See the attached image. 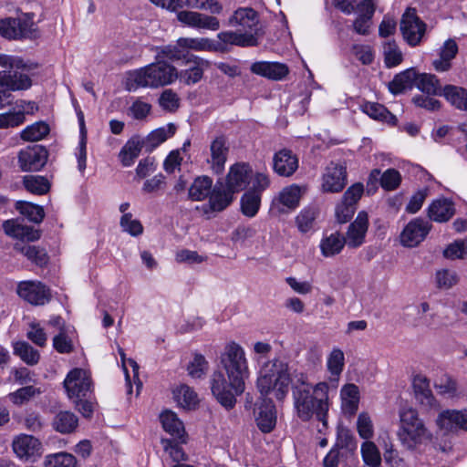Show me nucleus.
I'll return each mask as SVG.
<instances>
[{"label": "nucleus", "mask_w": 467, "mask_h": 467, "mask_svg": "<svg viewBox=\"0 0 467 467\" xmlns=\"http://www.w3.org/2000/svg\"><path fill=\"white\" fill-rule=\"evenodd\" d=\"M120 226L124 232L129 233L132 236H139L143 233L141 223L132 218L131 213H125L120 218Z\"/></svg>", "instance_id": "61"}, {"label": "nucleus", "mask_w": 467, "mask_h": 467, "mask_svg": "<svg viewBox=\"0 0 467 467\" xmlns=\"http://www.w3.org/2000/svg\"><path fill=\"white\" fill-rule=\"evenodd\" d=\"M178 45L184 49L188 48L198 51H218L223 49L220 43H216L207 37H182L178 39Z\"/></svg>", "instance_id": "37"}, {"label": "nucleus", "mask_w": 467, "mask_h": 467, "mask_svg": "<svg viewBox=\"0 0 467 467\" xmlns=\"http://www.w3.org/2000/svg\"><path fill=\"white\" fill-rule=\"evenodd\" d=\"M18 296L34 306H43L51 299L50 290L41 282L22 281L17 285Z\"/></svg>", "instance_id": "11"}, {"label": "nucleus", "mask_w": 467, "mask_h": 467, "mask_svg": "<svg viewBox=\"0 0 467 467\" xmlns=\"http://www.w3.org/2000/svg\"><path fill=\"white\" fill-rule=\"evenodd\" d=\"M12 447L16 455L23 461L34 462L42 454V444L39 440L27 434L16 436Z\"/></svg>", "instance_id": "14"}, {"label": "nucleus", "mask_w": 467, "mask_h": 467, "mask_svg": "<svg viewBox=\"0 0 467 467\" xmlns=\"http://www.w3.org/2000/svg\"><path fill=\"white\" fill-rule=\"evenodd\" d=\"M252 73L271 80H282L289 73L288 67L284 63L256 61L250 67Z\"/></svg>", "instance_id": "22"}, {"label": "nucleus", "mask_w": 467, "mask_h": 467, "mask_svg": "<svg viewBox=\"0 0 467 467\" xmlns=\"http://www.w3.org/2000/svg\"><path fill=\"white\" fill-rule=\"evenodd\" d=\"M423 94L429 96H441L443 88L440 79L433 74L420 73L417 71L416 86Z\"/></svg>", "instance_id": "34"}, {"label": "nucleus", "mask_w": 467, "mask_h": 467, "mask_svg": "<svg viewBox=\"0 0 467 467\" xmlns=\"http://www.w3.org/2000/svg\"><path fill=\"white\" fill-rule=\"evenodd\" d=\"M40 393L41 390L39 389H36L34 386H26L18 389L13 393H10L9 398L14 404L20 406Z\"/></svg>", "instance_id": "56"}, {"label": "nucleus", "mask_w": 467, "mask_h": 467, "mask_svg": "<svg viewBox=\"0 0 467 467\" xmlns=\"http://www.w3.org/2000/svg\"><path fill=\"white\" fill-rule=\"evenodd\" d=\"M222 371H214L211 379V390L217 401L226 410L236 403V396L244 391V381L249 377L248 362L244 349L237 343L227 344L221 354Z\"/></svg>", "instance_id": "1"}, {"label": "nucleus", "mask_w": 467, "mask_h": 467, "mask_svg": "<svg viewBox=\"0 0 467 467\" xmlns=\"http://www.w3.org/2000/svg\"><path fill=\"white\" fill-rule=\"evenodd\" d=\"M160 419L163 429L170 434L181 437L184 432L183 424L174 412L166 410L161 414Z\"/></svg>", "instance_id": "45"}, {"label": "nucleus", "mask_w": 467, "mask_h": 467, "mask_svg": "<svg viewBox=\"0 0 467 467\" xmlns=\"http://www.w3.org/2000/svg\"><path fill=\"white\" fill-rule=\"evenodd\" d=\"M143 148V143L139 138L130 139L119 152L121 163L125 167L130 166L134 162L135 159L138 158Z\"/></svg>", "instance_id": "40"}, {"label": "nucleus", "mask_w": 467, "mask_h": 467, "mask_svg": "<svg viewBox=\"0 0 467 467\" xmlns=\"http://www.w3.org/2000/svg\"><path fill=\"white\" fill-rule=\"evenodd\" d=\"M202 63L203 61L202 59L195 58L193 60L194 65L192 67H190L188 69L181 72V79L187 85L195 84L200 81L203 75V69L201 66Z\"/></svg>", "instance_id": "55"}, {"label": "nucleus", "mask_w": 467, "mask_h": 467, "mask_svg": "<svg viewBox=\"0 0 467 467\" xmlns=\"http://www.w3.org/2000/svg\"><path fill=\"white\" fill-rule=\"evenodd\" d=\"M436 422L440 429L447 431L458 429L467 431V409L444 410L439 414Z\"/></svg>", "instance_id": "23"}, {"label": "nucleus", "mask_w": 467, "mask_h": 467, "mask_svg": "<svg viewBox=\"0 0 467 467\" xmlns=\"http://www.w3.org/2000/svg\"><path fill=\"white\" fill-rule=\"evenodd\" d=\"M291 381L287 363L280 358H274L262 367L257 389L262 396H267L274 391L275 398L282 400L289 391Z\"/></svg>", "instance_id": "4"}, {"label": "nucleus", "mask_w": 467, "mask_h": 467, "mask_svg": "<svg viewBox=\"0 0 467 467\" xmlns=\"http://www.w3.org/2000/svg\"><path fill=\"white\" fill-rule=\"evenodd\" d=\"M49 133V127L43 121L36 122L26 127L21 132V138L26 141H37Z\"/></svg>", "instance_id": "53"}, {"label": "nucleus", "mask_w": 467, "mask_h": 467, "mask_svg": "<svg viewBox=\"0 0 467 467\" xmlns=\"http://www.w3.org/2000/svg\"><path fill=\"white\" fill-rule=\"evenodd\" d=\"M14 249L38 266L42 267L44 265H47L48 263L49 258L47 253L46 249L42 247L22 243H16L14 246Z\"/></svg>", "instance_id": "33"}, {"label": "nucleus", "mask_w": 467, "mask_h": 467, "mask_svg": "<svg viewBox=\"0 0 467 467\" xmlns=\"http://www.w3.org/2000/svg\"><path fill=\"white\" fill-rule=\"evenodd\" d=\"M329 384L321 381L310 386L307 377L300 373L292 386L294 407L297 417L303 421H308L315 415L324 427H327V413L329 410Z\"/></svg>", "instance_id": "2"}, {"label": "nucleus", "mask_w": 467, "mask_h": 467, "mask_svg": "<svg viewBox=\"0 0 467 467\" xmlns=\"http://www.w3.org/2000/svg\"><path fill=\"white\" fill-rule=\"evenodd\" d=\"M459 282V276L455 271L442 269L436 273L437 286L441 289H449Z\"/></svg>", "instance_id": "58"}, {"label": "nucleus", "mask_w": 467, "mask_h": 467, "mask_svg": "<svg viewBox=\"0 0 467 467\" xmlns=\"http://www.w3.org/2000/svg\"><path fill=\"white\" fill-rule=\"evenodd\" d=\"M45 467H76L77 460L74 455L67 452H58L46 456Z\"/></svg>", "instance_id": "52"}, {"label": "nucleus", "mask_w": 467, "mask_h": 467, "mask_svg": "<svg viewBox=\"0 0 467 467\" xmlns=\"http://www.w3.org/2000/svg\"><path fill=\"white\" fill-rule=\"evenodd\" d=\"M78 426L77 416L70 411H60L54 420L55 429L61 433H69Z\"/></svg>", "instance_id": "48"}, {"label": "nucleus", "mask_w": 467, "mask_h": 467, "mask_svg": "<svg viewBox=\"0 0 467 467\" xmlns=\"http://www.w3.org/2000/svg\"><path fill=\"white\" fill-rule=\"evenodd\" d=\"M173 394L178 404L184 409H194L199 402L195 391L187 385H182Z\"/></svg>", "instance_id": "42"}, {"label": "nucleus", "mask_w": 467, "mask_h": 467, "mask_svg": "<svg viewBox=\"0 0 467 467\" xmlns=\"http://www.w3.org/2000/svg\"><path fill=\"white\" fill-rule=\"evenodd\" d=\"M208 362L201 354H195L187 367L188 374L193 379H201L208 370Z\"/></svg>", "instance_id": "57"}, {"label": "nucleus", "mask_w": 467, "mask_h": 467, "mask_svg": "<svg viewBox=\"0 0 467 467\" xmlns=\"http://www.w3.org/2000/svg\"><path fill=\"white\" fill-rule=\"evenodd\" d=\"M176 129L177 128L173 123H169L165 127L154 130L145 139L140 140V141L143 143L146 151L150 152L168 138L173 136Z\"/></svg>", "instance_id": "32"}, {"label": "nucleus", "mask_w": 467, "mask_h": 467, "mask_svg": "<svg viewBox=\"0 0 467 467\" xmlns=\"http://www.w3.org/2000/svg\"><path fill=\"white\" fill-rule=\"evenodd\" d=\"M384 63L387 67L399 66L403 60V55L395 41H386L383 44Z\"/></svg>", "instance_id": "46"}, {"label": "nucleus", "mask_w": 467, "mask_h": 467, "mask_svg": "<svg viewBox=\"0 0 467 467\" xmlns=\"http://www.w3.org/2000/svg\"><path fill=\"white\" fill-rule=\"evenodd\" d=\"M192 57V55L188 51H185L184 48L180 47L178 44L175 46L168 45L157 48L158 59L168 58L171 60H180L183 58L187 59V61H191Z\"/></svg>", "instance_id": "49"}, {"label": "nucleus", "mask_w": 467, "mask_h": 467, "mask_svg": "<svg viewBox=\"0 0 467 467\" xmlns=\"http://www.w3.org/2000/svg\"><path fill=\"white\" fill-rule=\"evenodd\" d=\"M91 379L82 368L72 369L64 380V387L69 399L86 398L91 391Z\"/></svg>", "instance_id": "10"}, {"label": "nucleus", "mask_w": 467, "mask_h": 467, "mask_svg": "<svg viewBox=\"0 0 467 467\" xmlns=\"http://www.w3.org/2000/svg\"><path fill=\"white\" fill-rule=\"evenodd\" d=\"M379 180L384 190L393 191L400 186L401 182V175L395 169H388L383 173H381L379 169H374L368 176V185L372 184L373 186H376Z\"/></svg>", "instance_id": "28"}, {"label": "nucleus", "mask_w": 467, "mask_h": 467, "mask_svg": "<svg viewBox=\"0 0 467 467\" xmlns=\"http://www.w3.org/2000/svg\"><path fill=\"white\" fill-rule=\"evenodd\" d=\"M33 26V20L27 15L7 17L0 20V35L8 39L30 38Z\"/></svg>", "instance_id": "9"}, {"label": "nucleus", "mask_w": 467, "mask_h": 467, "mask_svg": "<svg viewBox=\"0 0 467 467\" xmlns=\"http://www.w3.org/2000/svg\"><path fill=\"white\" fill-rule=\"evenodd\" d=\"M234 192H233L223 182L218 181L209 197V203L202 206V210L207 213L208 210L213 212H222L226 209L234 201Z\"/></svg>", "instance_id": "17"}, {"label": "nucleus", "mask_w": 467, "mask_h": 467, "mask_svg": "<svg viewBox=\"0 0 467 467\" xmlns=\"http://www.w3.org/2000/svg\"><path fill=\"white\" fill-rule=\"evenodd\" d=\"M345 356L344 352L338 348H334L329 353L327 360V368L330 373L329 388L337 389L338 385L339 377L344 369Z\"/></svg>", "instance_id": "30"}, {"label": "nucleus", "mask_w": 467, "mask_h": 467, "mask_svg": "<svg viewBox=\"0 0 467 467\" xmlns=\"http://www.w3.org/2000/svg\"><path fill=\"white\" fill-rule=\"evenodd\" d=\"M362 110L374 119L383 120L389 115L388 109L379 103L367 102L362 106Z\"/></svg>", "instance_id": "62"}, {"label": "nucleus", "mask_w": 467, "mask_h": 467, "mask_svg": "<svg viewBox=\"0 0 467 467\" xmlns=\"http://www.w3.org/2000/svg\"><path fill=\"white\" fill-rule=\"evenodd\" d=\"M340 397L344 412L354 415L358 410L359 402V389L358 386L353 383L344 385L340 390Z\"/></svg>", "instance_id": "35"}, {"label": "nucleus", "mask_w": 467, "mask_h": 467, "mask_svg": "<svg viewBox=\"0 0 467 467\" xmlns=\"http://www.w3.org/2000/svg\"><path fill=\"white\" fill-rule=\"evenodd\" d=\"M54 348L62 354H68L73 351L72 340L67 337L64 329L53 338Z\"/></svg>", "instance_id": "63"}, {"label": "nucleus", "mask_w": 467, "mask_h": 467, "mask_svg": "<svg viewBox=\"0 0 467 467\" xmlns=\"http://www.w3.org/2000/svg\"><path fill=\"white\" fill-rule=\"evenodd\" d=\"M298 168V159L292 150L283 149L277 151L273 158V169L275 173L283 177H290Z\"/></svg>", "instance_id": "24"}, {"label": "nucleus", "mask_w": 467, "mask_h": 467, "mask_svg": "<svg viewBox=\"0 0 467 467\" xmlns=\"http://www.w3.org/2000/svg\"><path fill=\"white\" fill-rule=\"evenodd\" d=\"M442 96L456 109L467 111V90L463 88L446 85Z\"/></svg>", "instance_id": "39"}, {"label": "nucleus", "mask_w": 467, "mask_h": 467, "mask_svg": "<svg viewBox=\"0 0 467 467\" xmlns=\"http://www.w3.org/2000/svg\"><path fill=\"white\" fill-rule=\"evenodd\" d=\"M47 161V151L41 145H34L22 150L18 154V162L22 171H39Z\"/></svg>", "instance_id": "15"}, {"label": "nucleus", "mask_w": 467, "mask_h": 467, "mask_svg": "<svg viewBox=\"0 0 467 467\" xmlns=\"http://www.w3.org/2000/svg\"><path fill=\"white\" fill-rule=\"evenodd\" d=\"M255 420L261 431L268 433L273 431L276 424V411L272 400H263L262 403L258 407Z\"/></svg>", "instance_id": "25"}, {"label": "nucleus", "mask_w": 467, "mask_h": 467, "mask_svg": "<svg viewBox=\"0 0 467 467\" xmlns=\"http://www.w3.org/2000/svg\"><path fill=\"white\" fill-rule=\"evenodd\" d=\"M397 436L401 445L408 451H416L420 446L431 442V431L420 419L418 411L404 408L400 411V427Z\"/></svg>", "instance_id": "5"}, {"label": "nucleus", "mask_w": 467, "mask_h": 467, "mask_svg": "<svg viewBox=\"0 0 467 467\" xmlns=\"http://www.w3.org/2000/svg\"><path fill=\"white\" fill-rule=\"evenodd\" d=\"M213 189V180L208 176L197 177L188 191V198L193 202H200L210 197Z\"/></svg>", "instance_id": "36"}, {"label": "nucleus", "mask_w": 467, "mask_h": 467, "mask_svg": "<svg viewBox=\"0 0 467 467\" xmlns=\"http://www.w3.org/2000/svg\"><path fill=\"white\" fill-rule=\"evenodd\" d=\"M400 31L404 40L411 47L420 45L426 31V24L420 20L414 8H408L400 20Z\"/></svg>", "instance_id": "8"}, {"label": "nucleus", "mask_w": 467, "mask_h": 467, "mask_svg": "<svg viewBox=\"0 0 467 467\" xmlns=\"http://www.w3.org/2000/svg\"><path fill=\"white\" fill-rule=\"evenodd\" d=\"M458 53L457 43L450 38L440 48L439 58L432 61V67L437 72H446L451 67V60Z\"/></svg>", "instance_id": "29"}, {"label": "nucleus", "mask_w": 467, "mask_h": 467, "mask_svg": "<svg viewBox=\"0 0 467 467\" xmlns=\"http://www.w3.org/2000/svg\"><path fill=\"white\" fill-rule=\"evenodd\" d=\"M0 66L5 68L0 71V89L26 90L32 86L28 73L36 68V64L26 62L17 56L0 54Z\"/></svg>", "instance_id": "6"}, {"label": "nucleus", "mask_w": 467, "mask_h": 467, "mask_svg": "<svg viewBox=\"0 0 467 467\" xmlns=\"http://www.w3.org/2000/svg\"><path fill=\"white\" fill-rule=\"evenodd\" d=\"M431 224L423 218L411 220L403 229L400 242L404 246L415 247L419 245L428 235Z\"/></svg>", "instance_id": "13"}, {"label": "nucleus", "mask_w": 467, "mask_h": 467, "mask_svg": "<svg viewBox=\"0 0 467 467\" xmlns=\"http://www.w3.org/2000/svg\"><path fill=\"white\" fill-rule=\"evenodd\" d=\"M14 354L18 356L25 363L36 365L40 358L39 352L26 341H18L13 344Z\"/></svg>", "instance_id": "43"}, {"label": "nucleus", "mask_w": 467, "mask_h": 467, "mask_svg": "<svg viewBox=\"0 0 467 467\" xmlns=\"http://www.w3.org/2000/svg\"><path fill=\"white\" fill-rule=\"evenodd\" d=\"M261 205V196L256 192L247 191L241 198L242 213L247 217H254Z\"/></svg>", "instance_id": "50"}, {"label": "nucleus", "mask_w": 467, "mask_h": 467, "mask_svg": "<svg viewBox=\"0 0 467 467\" xmlns=\"http://www.w3.org/2000/svg\"><path fill=\"white\" fill-rule=\"evenodd\" d=\"M447 258H464L467 256V241L455 242L444 250Z\"/></svg>", "instance_id": "64"}, {"label": "nucleus", "mask_w": 467, "mask_h": 467, "mask_svg": "<svg viewBox=\"0 0 467 467\" xmlns=\"http://www.w3.org/2000/svg\"><path fill=\"white\" fill-rule=\"evenodd\" d=\"M252 177L251 166L244 162H237L230 167L224 184L236 193L246 188Z\"/></svg>", "instance_id": "18"}, {"label": "nucleus", "mask_w": 467, "mask_h": 467, "mask_svg": "<svg viewBox=\"0 0 467 467\" xmlns=\"http://www.w3.org/2000/svg\"><path fill=\"white\" fill-rule=\"evenodd\" d=\"M159 104L162 109L174 112L180 106V99L171 89H165L159 98Z\"/></svg>", "instance_id": "60"}, {"label": "nucleus", "mask_w": 467, "mask_h": 467, "mask_svg": "<svg viewBox=\"0 0 467 467\" xmlns=\"http://www.w3.org/2000/svg\"><path fill=\"white\" fill-rule=\"evenodd\" d=\"M361 454L363 461L370 467H378L380 465V453L374 442L366 441L361 445Z\"/></svg>", "instance_id": "54"}, {"label": "nucleus", "mask_w": 467, "mask_h": 467, "mask_svg": "<svg viewBox=\"0 0 467 467\" xmlns=\"http://www.w3.org/2000/svg\"><path fill=\"white\" fill-rule=\"evenodd\" d=\"M347 184V167L331 162L322 177V190L326 192H339Z\"/></svg>", "instance_id": "16"}, {"label": "nucleus", "mask_w": 467, "mask_h": 467, "mask_svg": "<svg viewBox=\"0 0 467 467\" xmlns=\"http://www.w3.org/2000/svg\"><path fill=\"white\" fill-rule=\"evenodd\" d=\"M358 17L354 22V30L359 34L366 36L369 33L371 19L373 17L375 7L372 0H362L357 5Z\"/></svg>", "instance_id": "27"}, {"label": "nucleus", "mask_w": 467, "mask_h": 467, "mask_svg": "<svg viewBox=\"0 0 467 467\" xmlns=\"http://www.w3.org/2000/svg\"><path fill=\"white\" fill-rule=\"evenodd\" d=\"M345 244L344 237L338 233L332 234L322 239L320 244L321 253L326 257L334 256L341 252Z\"/></svg>", "instance_id": "41"}, {"label": "nucleus", "mask_w": 467, "mask_h": 467, "mask_svg": "<svg viewBox=\"0 0 467 467\" xmlns=\"http://www.w3.org/2000/svg\"><path fill=\"white\" fill-rule=\"evenodd\" d=\"M178 76L173 66L159 60L128 72L126 88L129 91H135L140 88H158L171 84Z\"/></svg>", "instance_id": "3"}, {"label": "nucleus", "mask_w": 467, "mask_h": 467, "mask_svg": "<svg viewBox=\"0 0 467 467\" xmlns=\"http://www.w3.org/2000/svg\"><path fill=\"white\" fill-rule=\"evenodd\" d=\"M306 192V186L295 183L288 185L283 188L273 200V205L282 213L294 211L299 206L300 200Z\"/></svg>", "instance_id": "12"}, {"label": "nucleus", "mask_w": 467, "mask_h": 467, "mask_svg": "<svg viewBox=\"0 0 467 467\" xmlns=\"http://www.w3.org/2000/svg\"><path fill=\"white\" fill-rule=\"evenodd\" d=\"M413 388L416 399L425 406H433L435 402L434 396L430 389V381L427 378L418 375L414 378Z\"/></svg>", "instance_id": "38"}, {"label": "nucleus", "mask_w": 467, "mask_h": 467, "mask_svg": "<svg viewBox=\"0 0 467 467\" xmlns=\"http://www.w3.org/2000/svg\"><path fill=\"white\" fill-rule=\"evenodd\" d=\"M211 159L207 160L211 164L212 171L216 174H221L224 170L227 161L229 147L227 140L221 135L216 137L210 145Z\"/></svg>", "instance_id": "21"}, {"label": "nucleus", "mask_w": 467, "mask_h": 467, "mask_svg": "<svg viewBox=\"0 0 467 467\" xmlns=\"http://www.w3.org/2000/svg\"><path fill=\"white\" fill-rule=\"evenodd\" d=\"M368 227V218L365 212H359L357 218L348 226L345 243L348 247L357 248L362 245L365 241Z\"/></svg>", "instance_id": "19"}, {"label": "nucleus", "mask_w": 467, "mask_h": 467, "mask_svg": "<svg viewBox=\"0 0 467 467\" xmlns=\"http://www.w3.org/2000/svg\"><path fill=\"white\" fill-rule=\"evenodd\" d=\"M25 188L35 194L43 195L49 191L50 183L43 176L26 175L23 178Z\"/></svg>", "instance_id": "47"}, {"label": "nucleus", "mask_w": 467, "mask_h": 467, "mask_svg": "<svg viewBox=\"0 0 467 467\" xmlns=\"http://www.w3.org/2000/svg\"><path fill=\"white\" fill-rule=\"evenodd\" d=\"M417 70L414 67L408 68L399 74L389 83V91L398 95L406 89H410L416 86Z\"/></svg>", "instance_id": "31"}, {"label": "nucleus", "mask_w": 467, "mask_h": 467, "mask_svg": "<svg viewBox=\"0 0 467 467\" xmlns=\"http://www.w3.org/2000/svg\"><path fill=\"white\" fill-rule=\"evenodd\" d=\"M198 0H170L168 10L176 12L177 20L183 26L195 28L216 31L220 28V21L216 16L203 13L179 9L188 7L197 9Z\"/></svg>", "instance_id": "7"}, {"label": "nucleus", "mask_w": 467, "mask_h": 467, "mask_svg": "<svg viewBox=\"0 0 467 467\" xmlns=\"http://www.w3.org/2000/svg\"><path fill=\"white\" fill-rule=\"evenodd\" d=\"M357 430L358 435L368 441L372 438L374 434L373 423L367 412H361L357 420Z\"/></svg>", "instance_id": "59"}, {"label": "nucleus", "mask_w": 467, "mask_h": 467, "mask_svg": "<svg viewBox=\"0 0 467 467\" xmlns=\"http://www.w3.org/2000/svg\"><path fill=\"white\" fill-rule=\"evenodd\" d=\"M454 214V203L447 198L436 199L428 207L429 218L437 223L448 222Z\"/></svg>", "instance_id": "26"}, {"label": "nucleus", "mask_w": 467, "mask_h": 467, "mask_svg": "<svg viewBox=\"0 0 467 467\" xmlns=\"http://www.w3.org/2000/svg\"><path fill=\"white\" fill-rule=\"evenodd\" d=\"M228 24L231 26H240V31L262 34L258 26L259 18L257 13L253 8L237 9L229 18Z\"/></svg>", "instance_id": "20"}, {"label": "nucleus", "mask_w": 467, "mask_h": 467, "mask_svg": "<svg viewBox=\"0 0 467 467\" xmlns=\"http://www.w3.org/2000/svg\"><path fill=\"white\" fill-rule=\"evenodd\" d=\"M16 210L21 214L25 215L29 221L39 223L45 217V212L43 207L27 202H17L16 205Z\"/></svg>", "instance_id": "51"}, {"label": "nucleus", "mask_w": 467, "mask_h": 467, "mask_svg": "<svg viewBox=\"0 0 467 467\" xmlns=\"http://www.w3.org/2000/svg\"><path fill=\"white\" fill-rule=\"evenodd\" d=\"M318 209L315 206L305 207L296 217V223L301 233L309 232L315 223Z\"/></svg>", "instance_id": "44"}]
</instances>
